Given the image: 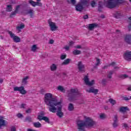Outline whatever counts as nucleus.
<instances>
[{"mask_svg":"<svg viewBox=\"0 0 131 131\" xmlns=\"http://www.w3.org/2000/svg\"><path fill=\"white\" fill-rule=\"evenodd\" d=\"M20 108H26V104H22L20 105Z\"/></svg>","mask_w":131,"mask_h":131,"instance_id":"obj_44","label":"nucleus"},{"mask_svg":"<svg viewBox=\"0 0 131 131\" xmlns=\"http://www.w3.org/2000/svg\"><path fill=\"white\" fill-rule=\"evenodd\" d=\"M24 27H25V25L23 23H20L16 27V29L18 31H21V30L23 29Z\"/></svg>","mask_w":131,"mask_h":131,"instance_id":"obj_16","label":"nucleus"},{"mask_svg":"<svg viewBox=\"0 0 131 131\" xmlns=\"http://www.w3.org/2000/svg\"><path fill=\"white\" fill-rule=\"evenodd\" d=\"M118 32H120L119 31H117V33H118Z\"/></svg>","mask_w":131,"mask_h":131,"instance_id":"obj_57","label":"nucleus"},{"mask_svg":"<svg viewBox=\"0 0 131 131\" xmlns=\"http://www.w3.org/2000/svg\"><path fill=\"white\" fill-rule=\"evenodd\" d=\"M70 46H65L64 47V49H65V50H66V51H68V50H69V48H70Z\"/></svg>","mask_w":131,"mask_h":131,"instance_id":"obj_45","label":"nucleus"},{"mask_svg":"<svg viewBox=\"0 0 131 131\" xmlns=\"http://www.w3.org/2000/svg\"><path fill=\"white\" fill-rule=\"evenodd\" d=\"M109 102L112 104V105H115V104H116V101L112 98H110L109 99Z\"/></svg>","mask_w":131,"mask_h":131,"instance_id":"obj_30","label":"nucleus"},{"mask_svg":"<svg viewBox=\"0 0 131 131\" xmlns=\"http://www.w3.org/2000/svg\"><path fill=\"white\" fill-rule=\"evenodd\" d=\"M48 24L51 31H56L58 30V26L56 25V23L52 21L51 19L48 20Z\"/></svg>","mask_w":131,"mask_h":131,"instance_id":"obj_7","label":"nucleus"},{"mask_svg":"<svg viewBox=\"0 0 131 131\" xmlns=\"http://www.w3.org/2000/svg\"><path fill=\"white\" fill-rule=\"evenodd\" d=\"M11 131H16V128L14 126L12 127L11 128Z\"/></svg>","mask_w":131,"mask_h":131,"instance_id":"obj_46","label":"nucleus"},{"mask_svg":"<svg viewBox=\"0 0 131 131\" xmlns=\"http://www.w3.org/2000/svg\"><path fill=\"white\" fill-rule=\"evenodd\" d=\"M129 78H130V79H131V77H129Z\"/></svg>","mask_w":131,"mask_h":131,"instance_id":"obj_59","label":"nucleus"},{"mask_svg":"<svg viewBox=\"0 0 131 131\" xmlns=\"http://www.w3.org/2000/svg\"><path fill=\"white\" fill-rule=\"evenodd\" d=\"M29 3L33 7H35V6H39V7H41L42 4L40 2H35L32 0H29Z\"/></svg>","mask_w":131,"mask_h":131,"instance_id":"obj_13","label":"nucleus"},{"mask_svg":"<svg viewBox=\"0 0 131 131\" xmlns=\"http://www.w3.org/2000/svg\"><path fill=\"white\" fill-rule=\"evenodd\" d=\"M43 115H45V112H40L38 115L37 119H38V120L39 121L44 120L45 121H46V122L49 123V118L47 117H43Z\"/></svg>","mask_w":131,"mask_h":131,"instance_id":"obj_8","label":"nucleus"},{"mask_svg":"<svg viewBox=\"0 0 131 131\" xmlns=\"http://www.w3.org/2000/svg\"><path fill=\"white\" fill-rule=\"evenodd\" d=\"M79 71L81 72H82V71H84V66L82 65V63L81 62H79L78 64Z\"/></svg>","mask_w":131,"mask_h":131,"instance_id":"obj_18","label":"nucleus"},{"mask_svg":"<svg viewBox=\"0 0 131 131\" xmlns=\"http://www.w3.org/2000/svg\"><path fill=\"white\" fill-rule=\"evenodd\" d=\"M96 4H97V0L92 1L91 3L92 7H95Z\"/></svg>","mask_w":131,"mask_h":131,"instance_id":"obj_33","label":"nucleus"},{"mask_svg":"<svg viewBox=\"0 0 131 131\" xmlns=\"http://www.w3.org/2000/svg\"><path fill=\"white\" fill-rule=\"evenodd\" d=\"M33 125L35 127H41V124L39 123V122H35Z\"/></svg>","mask_w":131,"mask_h":131,"instance_id":"obj_27","label":"nucleus"},{"mask_svg":"<svg viewBox=\"0 0 131 131\" xmlns=\"http://www.w3.org/2000/svg\"><path fill=\"white\" fill-rule=\"evenodd\" d=\"M19 8H20V6H19L16 7V10L15 11V13H13V14L12 13V14L11 15V17H12V16H13V15H15V14H16V13H17V11L19 10Z\"/></svg>","mask_w":131,"mask_h":131,"instance_id":"obj_36","label":"nucleus"},{"mask_svg":"<svg viewBox=\"0 0 131 131\" xmlns=\"http://www.w3.org/2000/svg\"><path fill=\"white\" fill-rule=\"evenodd\" d=\"M54 41L53 39H50L49 41V43H50V45H53V43H54Z\"/></svg>","mask_w":131,"mask_h":131,"instance_id":"obj_41","label":"nucleus"},{"mask_svg":"<svg viewBox=\"0 0 131 131\" xmlns=\"http://www.w3.org/2000/svg\"><path fill=\"white\" fill-rule=\"evenodd\" d=\"M100 60L98 58H96V66L100 64Z\"/></svg>","mask_w":131,"mask_h":131,"instance_id":"obj_40","label":"nucleus"},{"mask_svg":"<svg viewBox=\"0 0 131 131\" xmlns=\"http://www.w3.org/2000/svg\"><path fill=\"white\" fill-rule=\"evenodd\" d=\"M124 127H127V124H124Z\"/></svg>","mask_w":131,"mask_h":131,"instance_id":"obj_53","label":"nucleus"},{"mask_svg":"<svg viewBox=\"0 0 131 131\" xmlns=\"http://www.w3.org/2000/svg\"><path fill=\"white\" fill-rule=\"evenodd\" d=\"M127 73L128 74H129V73H130V71H127Z\"/></svg>","mask_w":131,"mask_h":131,"instance_id":"obj_54","label":"nucleus"},{"mask_svg":"<svg viewBox=\"0 0 131 131\" xmlns=\"http://www.w3.org/2000/svg\"><path fill=\"white\" fill-rule=\"evenodd\" d=\"M75 49H81V46L80 45H77L75 46Z\"/></svg>","mask_w":131,"mask_h":131,"instance_id":"obj_43","label":"nucleus"},{"mask_svg":"<svg viewBox=\"0 0 131 131\" xmlns=\"http://www.w3.org/2000/svg\"><path fill=\"white\" fill-rule=\"evenodd\" d=\"M129 1L131 2V0H129Z\"/></svg>","mask_w":131,"mask_h":131,"instance_id":"obj_60","label":"nucleus"},{"mask_svg":"<svg viewBox=\"0 0 131 131\" xmlns=\"http://www.w3.org/2000/svg\"><path fill=\"white\" fill-rule=\"evenodd\" d=\"M17 117H18L19 118H21V117H22V114H17Z\"/></svg>","mask_w":131,"mask_h":131,"instance_id":"obj_47","label":"nucleus"},{"mask_svg":"<svg viewBox=\"0 0 131 131\" xmlns=\"http://www.w3.org/2000/svg\"><path fill=\"white\" fill-rule=\"evenodd\" d=\"M66 56H67L66 54H62L60 56V59L61 60H64V59H66Z\"/></svg>","mask_w":131,"mask_h":131,"instance_id":"obj_37","label":"nucleus"},{"mask_svg":"<svg viewBox=\"0 0 131 131\" xmlns=\"http://www.w3.org/2000/svg\"><path fill=\"white\" fill-rule=\"evenodd\" d=\"M31 13H33V10H31Z\"/></svg>","mask_w":131,"mask_h":131,"instance_id":"obj_56","label":"nucleus"},{"mask_svg":"<svg viewBox=\"0 0 131 131\" xmlns=\"http://www.w3.org/2000/svg\"><path fill=\"white\" fill-rule=\"evenodd\" d=\"M113 72H112V71H110L109 74H108V76H107L108 78H111V77H112V76H111V75H112V74H113Z\"/></svg>","mask_w":131,"mask_h":131,"instance_id":"obj_38","label":"nucleus"},{"mask_svg":"<svg viewBox=\"0 0 131 131\" xmlns=\"http://www.w3.org/2000/svg\"><path fill=\"white\" fill-rule=\"evenodd\" d=\"M39 48L37 46V45H34L31 47V51L32 52H36L37 50H39Z\"/></svg>","mask_w":131,"mask_h":131,"instance_id":"obj_19","label":"nucleus"},{"mask_svg":"<svg viewBox=\"0 0 131 131\" xmlns=\"http://www.w3.org/2000/svg\"><path fill=\"white\" fill-rule=\"evenodd\" d=\"M129 20L130 22H131V17L129 18Z\"/></svg>","mask_w":131,"mask_h":131,"instance_id":"obj_55","label":"nucleus"},{"mask_svg":"<svg viewBox=\"0 0 131 131\" xmlns=\"http://www.w3.org/2000/svg\"><path fill=\"white\" fill-rule=\"evenodd\" d=\"M127 110H128L127 107H121L120 108V112H125L126 111H127Z\"/></svg>","mask_w":131,"mask_h":131,"instance_id":"obj_25","label":"nucleus"},{"mask_svg":"<svg viewBox=\"0 0 131 131\" xmlns=\"http://www.w3.org/2000/svg\"><path fill=\"white\" fill-rule=\"evenodd\" d=\"M123 118H127V115H125L123 116Z\"/></svg>","mask_w":131,"mask_h":131,"instance_id":"obj_52","label":"nucleus"},{"mask_svg":"<svg viewBox=\"0 0 131 131\" xmlns=\"http://www.w3.org/2000/svg\"><path fill=\"white\" fill-rule=\"evenodd\" d=\"M127 90H128V91H131V85H129V86L127 88Z\"/></svg>","mask_w":131,"mask_h":131,"instance_id":"obj_49","label":"nucleus"},{"mask_svg":"<svg viewBox=\"0 0 131 131\" xmlns=\"http://www.w3.org/2000/svg\"><path fill=\"white\" fill-rule=\"evenodd\" d=\"M74 109V106H73V104L70 103L68 107V110L69 111H72Z\"/></svg>","mask_w":131,"mask_h":131,"instance_id":"obj_28","label":"nucleus"},{"mask_svg":"<svg viewBox=\"0 0 131 131\" xmlns=\"http://www.w3.org/2000/svg\"><path fill=\"white\" fill-rule=\"evenodd\" d=\"M97 26H98V25L96 24H91L89 25V28L90 30H93V29L97 27Z\"/></svg>","mask_w":131,"mask_h":131,"instance_id":"obj_21","label":"nucleus"},{"mask_svg":"<svg viewBox=\"0 0 131 131\" xmlns=\"http://www.w3.org/2000/svg\"><path fill=\"white\" fill-rule=\"evenodd\" d=\"M83 18H84V19H88V15H86L84 16Z\"/></svg>","mask_w":131,"mask_h":131,"instance_id":"obj_50","label":"nucleus"},{"mask_svg":"<svg viewBox=\"0 0 131 131\" xmlns=\"http://www.w3.org/2000/svg\"><path fill=\"white\" fill-rule=\"evenodd\" d=\"M57 90L58 91H60V92H62V93H64L65 92V90L64 89V88L62 86H58L57 87Z\"/></svg>","mask_w":131,"mask_h":131,"instance_id":"obj_29","label":"nucleus"},{"mask_svg":"<svg viewBox=\"0 0 131 131\" xmlns=\"http://www.w3.org/2000/svg\"><path fill=\"white\" fill-rule=\"evenodd\" d=\"M131 36L130 35H126L125 38V41L126 42H129V41L130 40Z\"/></svg>","mask_w":131,"mask_h":131,"instance_id":"obj_26","label":"nucleus"},{"mask_svg":"<svg viewBox=\"0 0 131 131\" xmlns=\"http://www.w3.org/2000/svg\"><path fill=\"white\" fill-rule=\"evenodd\" d=\"M124 3V0H107V1H103L99 2V9L103 6H105L107 8L112 9V8H115V7H118L120 5H122Z\"/></svg>","mask_w":131,"mask_h":131,"instance_id":"obj_3","label":"nucleus"},{"mask_svg":"<svg viewBox=\"0 0 131 131\" xmlns=\"http://www.w3.org/2000/svg\"><path fill=\"white\" fill-rule=\"evenodd\" d=\"M124 58L127 61H130L131 60V51H126L124 54Z\"/></svg>","mask_w":131,"mask_h":131,"instance_id":"obj_12","label":"nucleus"},{"mask_svg":"<svg viewBox=\"0 0 131 131\" xmlns=\"http://www.w3.org/2000/svg\"><path fill=\"white\" fill-rule=\"evenodd\" d=\"M78 90L77 89H73L71 90V93L69 96H71V97L69 98L70 101H73V98H74V95H77L78 94Z\"/></svg>","mask_w":131,"mask_h":131,"instance_id":"obj_10","label":"nucleus"},{"mask_svg":"<svg viewBox=\"0 0 131 131\" xmlns=\"http://www.w3.org/2000/svg\"><path fill=\"white\" fill-rule=\"evenodd\" d=\"M8 124V122L6 121L3 118H0V127L5 126Z\"/></svg>","mask_w":131,"mask_h":131,"instance_id":"obj_15","label":"nucleus"},{"mask_svg":"<svg viewBox=\"0 0 131 131\" xmlns=\"http://www.w3.org/2000/svg\"><path fill=\"white\" fill-rule=\"evenodd\" d=\"M89 1L90 0H80V3L76 5L75 8L76 11L78 12L82 11V9L88 6V3H89Z\"/></svg>","mask_w":131,"mask_h":131,"instance_id":"obj_5","label":"nucleus"},{"mask_svg":"<svg viewBox=\"0 0 131 131\" xmlns=\"http://www.w3.org/2000/svg\"><path fill=\"white\" fill-rule=\"evenodd\" d=\"M28 79H29V76H26L24 77L22 80V85H25V84H27V83H28Z\"/></svg>","mask_w":131,"mask_h":131,"instance_id":"obj_14","label":"nucleus"},{"mask_svg":"<svg viewBox=\"0 0 131 131\" xmlns=\"http://www.w3.org/2000/svg\"><path fill=\"white\" fill-rule=\"evenodd\" d=\"M6 11L7 12H11L12 11V5H7V8H6Z\"/></svg>","mask_w":131,"mask_h":131,"instance_id":"obj_31","label":"nucleus"},{"mask_svg":"<svg viewBox=\"0 0 131 131\" xmlns=\"http://www.w3.org/2000/svg\"><path fill=\"white\" fill-rule=\"evenodd\" d=\"M69 45L70 47H71V46H73V45H74V42H73V41H70L69 43Z\"/></svg>","mask_w":131,"mask_h":131,"instance_id":"obj_42","label":"nucleus"},{"mask_svg":"<svg viewBox=\"0 0 131 131\" xmlns=\"http://www.w3.org/2000/svg\"><path fill=\"white\" fill-rule=\"evenodd\" d=\"M100 118H101V119H104V118H106V115L104 114H101L100 115Z\"/></svg>","mask_w":131,"mask_h":131,"instance_id":"obj_34","label":"nucleus"},{"mask_svg":"<svg viewBox=\"0 0 131 131\" xmlns=\"http://www.w3.org/2000/svg\"><path fill=\"white\" fill-rule=\"evenodd\" d=\"M37 1H40V0H37Z\"/></svg>","mask_w":131,"mask_h":131,"instance_id":"obj_58","label":"nucleus"},{"mask_svg":"<svg viewBox=\"0 0 131 131\" xmlns=\"http://www.w3.org/2000/svg\"><path fill=\"white\" fill-rule=\"evenodd\" d=\"M70 61H71V59H67L62 63V65H68L70 63Z\"/></svg>","mask_w":131,"mask_h":131,"instance_id":"obj_24","label":"nucleus"},{"mask_svg":"<svg viewBox=\"0 0 131 131\" xmlns=\"http://www.w3.org/2000/svg\"><path fill=\"white\" fill-rule=\"evenodd\" d=\"M27 113H30L31 112V109H29L26 111Z\"/></svg>","mask_w":131,"mask_h":131,"instance_id":"obj_48","label":"nucleus"},{"mask_svg":"<svg viewBox=\"0 0 131 131\" xmlns=\"http://www.w3.org/2000/svg\"><path fill=\"white\" fill-rule=\"evenodd\" d=\"M8 33L11 38L13 39V41L15 42H20V41H21V39H20V37L15 36L13 33H12V32L9 31Z\"/></svg>","mask_w":131,"mask_h":131,"instance_id":"obj_9","label":"nucleus"},{"mask_svg":"<svg viewBox=\"0 0 131 131\" xmlns=\"http://www.w3.org/2000/svg\"><path fill=\"white\" fill-rule=\"evenodd\" d=\"M129 76V75H122L120 76L121 78H122V79H124V78H127V77H128Z\"/></svg>","mask_w":131,"mask_h":131,"instance_id":"obj_32","label":"nucleus"},{"mask_svg":"<svg viewBox=\"0 0 131 131\" xmlns=\"http://www.w3.org/2000/svg\"><path fill=\"white\" fill-rule=\"evenodd\" d=\"M13 90L15 92H19L20 94L21 95H26V94H27V91L25 90V88L23 86H14Z\"/></svg>","mask_w":131,"mask_h":131,"instance_id":"obj_6","label":"nucleus"},{"mask_svg":"<svg viewBox=\"0 0 131 131\" xmlns=\"http://www.w3.org/2000/svg\"><path fill=\"white\" fill-rule=\"evenodd\" d=\"M122 16V13L120 12H118L117 13V18H119L120 17H121Z\"/></svg>","mask_w":131,"mask_h":131,"instance_id":"obj_39","label":"nucleus"},{"mask_svg":"<svg viewBox=\"0 0 131 131\" xmlns=\"http://www.w3.org/2000/svg\"><path fill=\"white\" fill-rule=\"evenodd\" d=\"M114 123H113V126L114 127H116V126H117V125H118V124H117V116H115L114 119Z\"/></svg>","mask_w":131,"mask_h":131,"instance_id":"obj_23","label":"nucleus"},{"mask_svg":"<svg viewBox=\"0 0 131 131\" xmlns=\"http://www.w3.org/2000/svg\"><path fill=\"white\" fill-rule=\"evenodd\" d=\"M3 81H4V79H0V83H3Z\"/></svg>","mask_w":131,"mask_h":131,"instance_id":"obj_51","label":"nucleus"},{"mask_svg":"<svg viewBox=\"0 0 131 131\" xmlns=\"http://www.w3.org/2000/svg\"><path fill=\"white\" fill-rule=\"evenodd\" d=\"M83 79L85 83L87 85H89V86L93 85V84L95 83V81H94V80H92L91 81H90V80H89V77L88 76H85L84 77Z\"/></svg>","mask_w":131,"mask_h":131,"instance_id":"obj_11","label":"nucleus"},{"mask_svg":"<svg viewBox=\"0 0 131 131\" xmlns=\"http://www.w3.org/2000/svg\"><path fill=\"white\" fill-rule=\"evenodd\" d=\"M44 102H45L47 106H49L50 112H55L56 108L54 106L58 104L60 101H58L56 97H53V94L46 93L44 97Z\"/></svg>","mask_w":131,"mask_h":131,"instance_id":"obj_1","label":"nucleus"},{"mask_svg":"<svg viewBox=\"0 0 131 131\" xmlns=\"http://www.w3.org/2000/svg\"><path fill=\"white\" fill-rule=\"evenodd\" d=\"M85 121L79 120L77 122V128L79 131H85V127H91L95 124V121L90 117H85Z\"/></svg>","mask_w":131,"mask_h":131,"instance_id":"obj_2","label":"nucleus"},{"mask_svg":"<svg viewBox=\"0 0 131 131\" xmlns=\"http://www.w3.org/2000/svg\"><path fill=\"white\" fill-rule=\"evenodd\" d=\"M50 69L51 71H56L57 70V64L54 63L51 64L50 66Z\"/></svg>","mask_w":131,"mask_h":131,"instance_id":"obj_20","label":"nucleus"},{"mask_svg":"<svg viewBox=\"0 0 131 131\" xmlns=\"http://www.w3.org/2000/svg\"><path fill=\"white\" fill-rule=\"evenodd\" d=\"M86 92H88V93H93L94 94H98V92H99V90L97 89H95L93 88H91L90 89H86Z\"/></svg>","mask_w":131,"mask_h":131,"instance_id":"obj_17","label":"nucleus"},{"mask_svg":"<svg viewBox=\"0 0 131 131\" xmlns=\"http://www.w3.org/2000/svg\"><path fill=\"white\" fill-rule=\"evenodd\" d=\"M73 54L74 55H80L81 54V51H80V50L76 49L73 51Z\"/></svg>","mask_w":131,"mask_h":131,"instance_id":"obj_22","label":"nucleus"},{"mask_svg":"<svg viewBox=\"0 0 131 131\" xmlns=\"http://www.w3.org/2000/svg\"><path fill=\"white\" fill-rule=\"evenodd\" d=\"M68 2L71 3L72 5H75V3H76L75 0H68Z\"/></svg>","mask_w":131,"mask_h":131,"instance_id":"obj_35","label":"nucleus"},{"mask_svg":"<svg viewBox=\"0 0 131 131\" xmlns=\"http://www.w3.org/2000/svg\"><path fill=\"white\" fill-rule=\"evenodd\" d=\"M53 107L55 108L54 112H51L52 113H56L57 112V115L58 117H62L64 115V113L62 112V107H63V104H62L61 101H59L56 105H54Z\"/></svg>","mask_w":131,"mask_h":131,"instance_id":"obj_4","label":"nucleus"}]
</instances>
